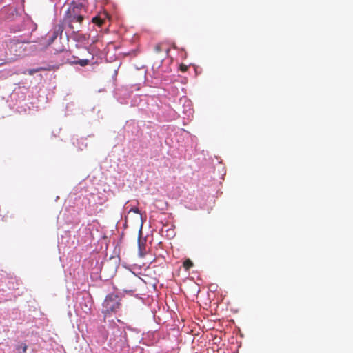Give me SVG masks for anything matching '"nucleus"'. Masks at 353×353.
Returning a JSON list of instances; mask_svg holds the SVG:
<instances>
[{
  "label": "nucleus",
  "instance_id": "nucleus-1",
  "mask_svg": "<svg viewBox=\"0 0 353 353\" xmlns=\"http://www.w3.org/2000/svg\"><path fill=\"white\" fill-rule=\"evenodd\" d=\"M67 39H72L77 42L76 47L77 48H85L88 53V57L86 59H79L78 57L73 56L72 59H68V62L70 65L79 64L82 67L88 65L90 62L94 59V48L91 46L88 47L89 43L90 36L79 33L78 31H72L70 34L66 33Z\"/></svg>",
  "mask_w": 353,
  "mask_h": 353
},
{
  "label": "nucleus",
  "instance_id": "nucleus-2",
  "mask_svg": "<svg viewBox=\"0 0 353 353\" xmlns=\"http://www.w3.org/2000/svg\"><path fill=\"white\" fill-rule=\"evenodd\" d=\"M75 22L81 23L83 20L79 19L75 15L67 14V12H65L61 23L54 26L53 32L52 33H49L46 37L44 39L45 41L42 44L48 46L52 43L58 36H60L61 38L64 28L68 26L70 29L73 30L74 28L72 23Z\"/></svg>",
  "mask_w": 353,
  "mask_h": 353
},
{
  "label": "nucleus",
  "instance_id": "nucleus-3",
  "mask_svg": "<svg viewBox=\"0 0 353 353\" xmlns=\"http://www.w3.org/2000/svg\"><path fill=\"white\" fill-rule=\"evenodd\" d=\"M128 343L126 332L119 327L114 328L109 340V346L112 349H116V350L118 348L122 350L125 347H128Z\"/></svg>",
  "mask_w": 353,
  "mask_h": 353
},
{
  "label": "nucleus",
  "instance_id": "nucleus-4",
  "mask_svg": "<svg viewBox=\"0 0 353 353\" xmlns=\"http://www.w3.org/2000/svg\"><path fill=\"white\" fill-rule=\"evenodd\" d=\"M32 42H36V41L24 39L23 37H21L20 39L14 38L7 43V48L10 54H13L16 57H22L27 54L26 52V47H23L24 44Z\"/></svg>",
  "mask_w": 353,
  "mask_h": 353
},
{
  "label": "nucleus",
  "instance_id": "nucleus-5",
  "mask_svg": "<svg viewBox=\"0 0 353 353\" xmlns=\"http://www.w3.org/2000/svg\"><path fill=\"white\" fill-rule=\"evenodd\" d=\"M121 292L108 294L103 303L107 312H116L120 307Z\"/></svg>",
  "mask_w": 353,
  "mask_h": 353
},
{
  "label": "nucleus",
  "instance_id": "nucleus-6",
  "mask_svg": "<svg viewBox=\"0 0 353 353\" xmlns=\"http://www.w3.org/2000/svg\"><path fill=\"white\" fill-rule=\"evenodd\" d=\"M65 12H67V14L75 15L77 17L83 21L86 12L85 6L83 3L74 1H72L70 4L68 10Z\"/></svg>",
  "mask_w": 353,
  "mask_h": 353
},
{
  "label": "nucleus",
  "instance_id": "nucleus-7",
  "mask_svg": "<svg viewBox=\"0 0 353 353\" xmlns=\"http://www.w3.org/2000/svg\"><path fill=\"white\" fill-rule=\"evenodd\" d=\"M26 18L19 17V19L17 21L10 26V31L12 32H19L27 30V26H24Z\"/></svg>",
  "mask_w": 353,
  "mask_h": 353
},
{
  "label": "nucleus",
  "instance_id": "nucleus-8",
  "mask_svg": "<svg viewBox=\"0 0 353 353\" xmlns=\"http://www.w3.org/2000/svg\"><path fill=\"white\" fill-rule=\"evenodd\" d=\"M24 26H27V30H30V32L27 35L24 34V37L23 38L24 39L30 40L32 32L35 31L37 28V25L34 23L31 19L26 17Z\"/></svg>",
  "mask_w": 353,
  "mask_h": 353
},
{
  "label": "nucleus",
  "instance_id": "nucleus-9",
  "mask_svg": "<svg viewBox=\"0 0 353 353\" xmlns=\"http://www.w3.org/2000/svg\"><path fill=\"white\" fill-rule=\"evenodd\" d=\"M6 19L10 21H17L21 15L19 14L18 10L14 7H10L6 10Z\"/></svg>",
  "mask_w": 353,
  "mask_h": 353
},
{
  "label": "nucleus",
  "instance_id": "nucleus-10",
  "mask_svg": "<svg viewBox=\"0 0 353 353\" xmlns=\"http://www.w3.org/2000/svg\"><path fill=\"white\" fill-rule=\"evenodd\" d=\"M145 239H141L140 237L138 240V247H139V255L141 257H143L146 254L145 251Z\"/></svg>",
  "mask_w": 353,
  "mask_h": 353
},
{
  "label": "nucleus",
  "instance_id": "nucleus-11",
  "mask_svg": "<svg viewBox=\"0 0 353 353\" xmlns=\"http://www.w3.org/2000/svg\"><path fill=\"white\" fill-rule=\"evenodd\" d=\"M28 346L24 343H21L16 346V350L18 353H26Z\"/></svg>",
  "mask_w": 353,
  "mask_h": 353
},
{
  "label": "nucleus",
  "instance_id": "nucleus-12",
  "mask_svg": "<svg viewBox=\"0 0 353 353\" xmlns=\"http://www.w3.org/2000/svg\"><path fill=\"white\" fill-rule=\"evenodd\" d=\"M92 22L101 26L103 23V20L101 19L99 17L96 16L93 17Z\"/></svg>",
  "mask_w": 353,
  "mask_h": 353
},
{
  "label": "nucleus",
  "instance_id": "nucleus-13",
  "mask_svg": "<svg viewBox=\"0 0 353 353\" xmlns=\"http://www.w3.org/2000/svg\"><path fill=\"white\" fill-rule=\"evenodd\" d=\"M183 265L185 269L189 270L193 266V263L190 259H186L183 263Z\"/></svg>",
  "mask_w": 353,
  "mask_h": 353
},
{
  "label": "nucleus",
  "instance_id": "nucleus-14",
  "mask_svg": "<svg viewBox=\"0 0 353 353\" xmlns=\"http://www.w3.org/2000/svg\"><path fill=\"white\" fill-rule=\"evenodd\" d=\"M120 65H121V63L117 64V65H115V67H114V73H113V75H112V79H116V77H117V75L118 74V70H119V68L120 67Z\"/></svg>",
  "mask_w": 353,
  "mask_h": 353
},
{
  "label": "nucleus",
  "instance_id": "nucleus-15",
  "mask_svg": "<svg viewBox=\"0 0 353 353\" xmlns=\"http://www.w3.org/2000/svg\"><path fill=\"white\" fill-rule=\"evenodd\" d=\"M123 292L132 296L135 292V290H123Z\"/></svg>",
  "mask_w": 353,
  "mask_h": 353
},
{
  "label": "nucleus",
  "instance_id": "nucleus-16",
  "mask_svg": "<svg viewBox=\"0 0 353 353\" xmlns=\"http://www.w3.org/2000/svg\"><path fill=\"white\" fill-rule=\"evenodd\" d=\"M43 70L42 68H37V69H32V70H30L29 71V74H33L34 73L37 72H39L40 70Z\"/></svg>",
  "mask_w": 353,
  "mask_h": 353
},
{
  "label": "nucleus",
  "instance_id": "nucleus-17",
  "mask_svg": "<svg viewBox=\"0 0 353 353\" xmlns=\"http://www.w3.org/2000/svg\"><path fill=\"white\" fill-rule=\"evenodd\" d=\"M155 50L157 52H161L163 50L161 48V45H157L156 47H155Z\"/></svg>",
  "mask_w": 353,
  "mask_h": 353
},
{
  "label": "nucleus",
  "instance_id": "nucleus-18",
  "mask_svg": "<svg viewBox=\"0 0 353 353\" xmlns=\"http://www.w3.org/2000/svg\"><path fill=\"white\" fill-rule=\"evenodd\" d=\"M167 232H168V234H167L168 236H171V235H173L174 231L172 230H168Z\"/></svg>",
  "mask_w": 353,
  "mask_h": 353
},
{
  "label": "nucleus",
  "instance_id": "nucleus-19",
  "mask_svg": "<svg viewBox=\"0 0 353 353\" xmlns=\"http://www.w3.org/2000/svg\"><path fill=\"white\" fill-rule=\"evenodd\" d=\"M181 70L183 71V72H185L187 70V67L185 65H181Z\"/></svg>",
  "mask_w": 353,
  "mask_h": 353
},
{
  "label": "nucleus",
  "instance_id": "nucleus-20",
  "mask_svg": "<svg viewBox=\"0 0 353 353\" xmlns=\"http://www.w3.org/2000/svg\"><path fill=\"white\" fill-rule=\"evenodd\" d=\"M169 52H170V49H169V48H167V49L165 50L166 54H168Z\"/></svg>",
  "mask_w": 353,
  "mask_h": 353
},
{
  "label": "nucleus",
  "instance_id": "nucleus-21",
  "mask_svg": "<svg viewBox=\"0 0 353 353\" xmlns=\"http://www.w3.org/2000/svg\"><path fill=\"white\" fill-rule=\"evenodd\" d=\"M138 210H134V212H137Z\"/></svg>",
  "mask_w": 353,
  "mask_h": 353
}]
</instances>
